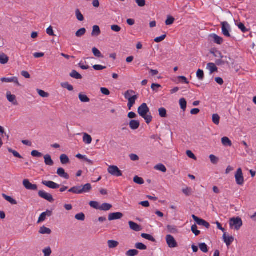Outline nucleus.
<instances>
[{"label":"nucleus","mask_w":256,"mask_h":256,"mask_svg":"<svg viewBox=\"0 0 256 256\" xmlns=\"http://www.w3.org/2000/svg\"><path fill=\"white\" fill-rule=\"evenodd\" d=\"M135 248L140 250H146L147 248L146 246L141 242L136 243L135 244Z\"/></svg>","instance_id":"obj_49"},{"label":"nucleus","mask_w":256,"mask_h":256,"mask_svg":"<svg viewBox=\"0 0 256 256\" xmlns=\"http://www.w3.org/2000/svg\"><path fill=\"white\" fill-rule=\"evenodd\" d=\"M80 100L82 102H90V99L84 94L80 93L78 95Z\"/></svg>","instance_id":"obj_30"},{"label":"nucleus","mask_w":256,"mask_h":256,"mask_svg":"<svg viewBox=\"0 0 256 256\" xmlns=\"http://www.w3.org/2000/svg\"><path fill=\"white\" fill-rule=\"evenodd\" d=\"M82 194L89 192L92 188V185L88 183L84 185H80Z\"/></svg>","instance_id":"obj_18"},{"label":"nucleus","mask_w":256,"mask_h":256,"mask_svg":"<svg viewBox=\"0 0 256 256\" xmlns=\"http://www.w3.org/2000/svg\"><path fill=\"white\" fill-rule=\"evenodd\" d=\"M9 58L4 53H0V63L2 64L8 63Z\"/></svg>","instance_id":"obj_23"},{"label":"nucleus","mask_w":256,"mask_h":256,"mask_svg":"<svg viewBox=\"0 0 256 256\" xmlns=\"http://www.w3.org/2000/svg\"><path fill=\"white\" fill-rule=\"evenodd\" d=\"M1 81L2 82H14L17 84L18 86H20V84L19 83L18 81V79L16 77H12V78H1Z\"/></svg>","instance_id":"obj_13"},{"label":"nucleus","mask_w":256,"mask_h":256,"mask_svg":"<svg viewBox=\"0 0 256 256\" xmlns=\"http://www.w3.org/2000/svg\"><path fill=\"white\" fill-rule=\"evenodd\" d=\"M108 172L111 175L118 177L122 176V172L116 166H109L108 168Z\"/></svg>","instance_id":"obj_3"},{"label":"nucleus","mask_w":256,"mask_h":256,"mask_svg":"<svg viewBox=\"0 0 256 256\" xmlns=\"http://www.w3.org/2000/svg\"><path fill=\"white\" fill-rule=\"evenodd\" d=\"M210 53L213 54L214 56L218 58H224V56L218 50H214L213 51H210Z\"/></svg>","instance_id":"obj_46"},{"label":"nucleus","mask_w":256,"mask_h":256,"mask_svg":"<svg viewBox=\"0 0 256 256\" xmlns=\"http://www.w3.org/2000/svg\"><path fill=\"white\" fill-rule=\"evenodd\" d=\"M6 98L10 102H12L14 105L17 106L18 104L15 95L12 94L10 92H8L6 93Z\"/></svg>","instance_id":"obj_15"},{"label":"nucleus","mask_w":256,"mask_h":256,"mask_svg":"<svg viewBox=\"0 0 256 256\" xmlns=\"http://www.w3.org/2000/svg\"><path fill=\"white\" fill-rule=\"evenodd\" d=\"M128 224L130 228L135 232H140L142 230L141 226L134 222L130 221Z\"/></svg>","instance_id":"obj_14"},{"label":"nucleus","mask_w":256,"mask_h":256,"mask_svg":"<svg viewBox=\"0 0 256 256\" xmlns=\"http://www.w3.org/2000/svg\"><path fill=\"white\" fill-rule=\"evenodd\" d=\"M44 256H50L52 254V250L50 247H48L42 250Z\"/></svg>","instance_id":"obj_58"},{"label":"nucleus","mask_w":256,"mask_h":256,"mask_svg":"<svg viewBox=\"0 0 256 256\" xmlns=\"http://www.w3.org/2000/svg\"><path fill=\"white\" fill-rule=\"evenodd\" d=\"M238 28L243 32H248V29L245 27L244 25L242 23L240 22L238 25Z\"/></svg>","instance_id":"obj_62"},{"label":"nucleus","mask_w":256,"mask_h":256,"mask_svg":"<svg viewBox=\"0 0 256 256\" xmlns=\"http://www.w3.org/2000/svg\"><path fill=\"white\" fill-rule=\"evenodd\" d=\"M220 117L218 114H214L212 116V122L216 125L220 124Z\"/></svg>","instance_id":"obj_43"},{"label":"nucleus","mask_w":256,"mask_h":256,"mask_svg":"<svg viewBox=\"0 0 256 256\" xmlns=\"http://www.w3.org/2000/svg\"><path fill=\"white\" fill-rule=\"evenodd\" d=\"M129 125L132 130H136L139 128L140 123L138 120H131L130 122Z\"/></svg>","instance_id":"obj_19"},{"label":"nucleus","mask_w":256,"mask_h":256,"mask_svg":"<svg viewBox=\"0 0 256 256\" xmlns=\"http://www.w3.org/2000/svg\"><path fill=\"white\" fill-rule=\"evenodd\" d=\"M174 21V18L172 16H168L166 21V24L167 26L172 24Z\"/></svg>","instance_id":"obj_56"},{"label":"nucleus","mask_w":256,"mask_h":256,"mask_svg":"<svg viewBox=\"0 0 256 256\" xmlns=\"http://www.w3.org/2000/svg\"><path fill=\"white\" fill-rule=\"evenodd\" d=\"M166 227L169 232L172 234H176L178 232V230L176 226L168 225Z\"/></svg>","instance_id":"obj_42"},{"label":"nucleus","mask_w":256,"mask_h":256,"mask_svg":"<svg viewBox=\"0 0 256 256\" xmlns=\"http://www.w3.org/2000/svg\"><path fill=\"white\" fill-rule=\"evenodd\" d=\"M57 174L61 178L68 180L70 178L69 175L65 172L64 169L62 168H59L57 170Z\"/></svg>","instance_id":"obj_16"},{"label":"nucleus","mask_w":256,"mask_h":256,"mask_svg":"<svg viewBox=\"0 0 256 256\" xmlns=\"http://www.w3.org/2000/svg\"><path fill=\"white\" fill-rule=\"evenodd\" d=\"M222 142L224 146H232V141L226 136L223 137L222 138Z\"/></svg>","instance_id":"obj_25"},{"label":"nucleus","mask_w":256,"mask_h":256,"mask_svg":"<svg viewBox=\"0 0 256 256\" xmlns=\"http://www.w3.org/2000/svg\"><path fill=\"white\" fill-rule=\"evenodd\" d=\"M187 102L184 98H182L180 100V108L184 112L186 108Z\"/></svg>","instance_id":"obj_35"},{"label":"nucleus","mask_w":256,"mask_h":256,"mask_svg":"<svg viewBox=\"0 0 256 256\" xmlns=\"http://www.w3.org/2000/svg\"><path fill=\"white\" fill-rule=\"evenodd\" d=\"M92 52L94 54V56L98 58H103V56L102 54L100 51L96 48H92Z\"/></svg>","instance_id":"obj_41"},{"label":"nucleus","mask_w":256,"mask_h":256,"mask_svg":"<svg viewBox=\"0 0 256 256\" xmlns=\"http://www.w3.org/2000/svg\"><path fill=\"white\" fill-rule=\"evenodd\" d=\"M166 243L170 248H174L178 246V244L174 238L171 235L168 234L166 238Z\"/></svg>","instance_id":"obj_6"},{"label":"nucleus","mask_w":256,"mask_h":256,"mask_svg":"<svg viewBox=\"0 0 256 256\" xmlns=\"http://www.w3.org/2000/svg\"><path fill=\"white\" fill-rule=\"evenodd\" d=\"M198 227L196 224L192 226L191 230L192 232L196 236H198L200 234V231L197 230Z\"/></svg>","instance_id":"obj_53"},{"label":"nucleus","mask_w":256,"mask_h":256,"mask_svg":"<svg viewBox=\"0 0 256 256\" xmlns=\"http://www.w3.org/2000/svg\"><path fill=\"white\" fill-rule=\"evenodd\" d=\"M38 194L40 197L48 200L50 202H53L54 201L52 196L44 190H39L38 192Z\"/></svg>","instance_id":"obj_7"},{"label":"nucleus","mask_w":256,"mask_h":256,"mask_svg":"<svg viewBox=\"0 0 256 256\" xmlns=\"http://www.w3.org/2000/svg\"><path fill=\"white\" fill-rule=\"evenodd\" d=\"M210 162L213 164H216L218 162V158L213 154L210 156Z\"/></svg>","instance_id":"obj_59"},{"label":"nucleus","mask_w":256,"mask_h":256,"mask_svg":"<svg viewBox=\"0 0 256 256\" xmlns=\"http://www.w3.org/2000/svg\"><path fill=\"white\" fill-rule=\"evenodd\" d=\"M100 27L98 26H94L92 27V36H97L100 34Z\"/></svg>","instance_id":"obj_24"},{"label":"nucleus","mask_w":256,"mask_h":256,"mask_svg":"<svg viewBox=\"0 0 256 256\" xmlns=\"http://www.w3.org/2000/svg\"><path fill=\"white\" fill-rule=\"evenodd\" d=\"M37 92L38 94L42 98H48L49 96L48 93L45 92L42 90L37 89Z\"/></svg>","instance_id":"obj_54"},{"label":"nucleus","mask_w":256,"mask_h":256,"mask_svg":"<svg viewBox=\"0 0 256 256\" xmlns=\"http://www.w3.org/2000/svg\"><path fill=\"white\" fill-rule=\"evenodd\" d=\"M119 243L118 242L114 240H109L108 241V244L110 248H114L118 246Z\"/></svg>","instance_id":"obj_31"},{"label":"nucleus","mask_w":256,"mask_h":256,"mask_svg":"<svg viewBox=\"0 0 256 256\" xmlns=\"http://www.w3.org/2000/svg\"><path fill=\"white\" fill-rule=\"evenodd\" d=\"M139 253V252L135 249L130 250L127 251L126 253V256H136L138 255Z\"/></svg>","instance_id":"obj_34"},{"label":"nucleus","mask_w":256,"mask_h":256,"mask_svg":"<svg viewBox=\"0 0 256 256\" xmlns=\"http://www.w3.org/2000/svg\"><path fill=\"white\" fill-rule=\"evenodd\" d=\"M210 36L213 39L214 42L216 44H221L223 42V38L216 34H212Z\"/></svg>","instance_id":"obj_17"},{"label":"nucleus","mask_w":256,"mask_h":256,"mask_svg":"<svg viewBox=\"0 0 256 256\" xmlns=\"http://www.w3.org/2000/svg\"><path fill=\"white\" fill-rule=\"evenodd\" d=\"M154 168L163 172H166V168L163 164H162L156 165L154 166Z\"/></svg>","instance_id":"obj_37"},{"label":"nucleus","mask_w":256,"mask_h":256,"mask_svg":"<svg viewBox=\"0 0 256 256\" xmlns=\"http://www.w3.org/2000/svg\"><path fill=\"white\" fill-rule=\"evenodd\" d=\"M235 178L236 184L238 185L242 186L244 183V178L242 170L241 168H238L235 174Z\"/></svg>","instance_id":"obj_4"},{"label":"nucleus","mask_w":256,"mask_h":256,"mask_svg":"<svg viewBox=\"0 0 256 256\" xmlns=\"http://www.w3.org/2000/svg\"><path fill=\"white\" fill-rule=\"evenodd\" d=\"M89 204L91 207L96 210H100V206L98 202L96 201H91Z\"/></svg>","instance_id":"obj_55"},{"label":"nucleus","mask_w":256,"mask_h":256,"mask_svg":"<svg viewBox=\"0 0 256 256\" xmlns=\"http://www.w3.org/2000/svg\"><path fill=\"white\" fill-rule=\"evenodd\" d=\"M230 226L231 228H234L238 230L242 226V221L240 217L232 218L230 220Z\"/></svg>","instance_id":"obj_2"},{"label":"nucleus","mask_w":256,"mask_h":256,"mask_svg":"<svg viewBox=\"0 0 256 256\" xmlns=\"http://www.w3.org/2000/svg\"><path fill=\"white\" fill-rule=\"evenodd\" d=\"M86 32V29L85 28H81L80 29L78 30L76 32V36L78 38H80Z\"/></svg>","instance_id":"obj_38"},{"label":"nucleus","mask_w":256,"mask_h":256,"mask_svg":"<svg viewBox=\"0 0 256 256\" xmlns=\"http://www.w3.org/2000/svg\"><path fill=\"white\" fill-rule=\"evenodd\" d=\"M199 248L201 251L204 253L208 252V247L205 243H200L199 244Z\"/></svg>","instance_id":"obj_44"},{"label":"nucleus","mask_w":256,"mask_h":256,"mask_svg":"<svg viewBox=\"0 0 256 256\" xmlns=\"http://www.w3.org/2000/svg\"><path fill=\"white\" fill-rule=\"evenodd\" d=\"M196 76L200 80H202L204 78V71L200 69H198L196 72Z\"/></svg>","instance_id":"obj_50"},{"label":"nucleus","mask_w":256,"mask_h":256,"mask_svg":"<svg viewBox=\"0 0 256 256\" xmlns=\"http://www.w3.org/2000/svg\"><path fill=\"white\" fill-rule=\"evenodd\" d=\"M112 208V204H108V203H104V204H102L100 206V210H104V211H108V210H109Z\"/></svg>","instance_id":"obj_27"},{"label":"nucleus","mask_w":256,"mask_h":256,"mask_svg":"<svg viewBox=\"0 0 256 256\" xmlns=\"http://www.w3.org/2000/svg\"><path fill=\"white\" fill-rule=\"evenodd\" d=\"M68 192L75 194H82L80 186H73L68 190Z\"/></svg>","instance_id":"obj_21"},{"label":"nucleus","mask_w":256,"mask_h":256,"mask_svg":"<svg viewBox=\"0 0 256 256\" xmlns=\"http://www.w3.org/2000/svg\"><path fill=\"white\" fill-rule=\"evenodd\" d=\"M222 26V34L226 37H230V26L229 24L227 22H221Z\"/></svg>","instance_id":"obj_5"},{"label":"nucleus","mask_w":256,"mask_h":256,"mask_svg":"<svg viewBox=\"0 0 256 256\" xmlns=\"http://www.w3.org/2000/svg\"><path fill=\"white\" fill-rule=\"evenodd\" d=\"M8 150L10 152L12 153L15 157L19 158H23L22 156L18 152L13 150L12 148H8Z\"/></svg>","instance_id":"obj_48"},{"label":"nucleus","mask_w":256,"mask_h":256,"mask_svg":"<svg viewBox=\"0 0 256 256\" xmlns=\"http://www.w3.org/2000/svg\"><path fill=\"white\" fill-rule=\"evenodd\" d=\"M22 183L24 188L28 190H38L37 185L32 184L28 179H24Z\"/></svg>","instance_id":"obj_9"},{"label":"nucleus","mask_w":256,"mask_h":256,"mask_svg":"<svg viewBox=\"0 0 256 256\" xmlns=\"http://www.w3.org/2000/svg\"><path fill=\"white\" fill-rule=\"evenodd\" d=\"M134 182L138 184H144V180L142 178L137 176H135L134 178Z\"/></svg>","instance_id":"obj_52"},{"label":"nucleus","mask_w":256,"mask_h":256,"mask_svg":"<svg viewBox=\"0 0 256 256\" xmlns=\"http://www.w3.org/2000/svg\"><path fill=\"white\" fill-rule=\"evenodd\" d=\"M111 30L116 32H119L121 30V28L118 25L114 24L111 26Z\"/></svg>","instance_id":"obj_63"},{"label":"nucleus","mask_w":256,"mask_h":256,"mask_svg":"<svg viewBox=\"0 0 256 256\" xmlns=\"http://www.w3.org/2000/svg\"><path fill=\"white\" fill-rule=\"evenodd\" d=\"M230 63V62H228V60H223V58H220L219 59H216V64L218 66H222L225 64H229Z\"/></svg>","instance_id":"obj_36"},{"label":"nucleus","mask_w":256,"mask_h":256,"mask_svg":"<svg viewBox=\"0 0 256 256\" xmlns=\"http://www.w3.org/2000/svg\"><path fill=\"white\" fill-rule=\"evenodd\" d=\"M75 218L78 220L83 221L85 219V215L82 212H80L76 214Z\"/></svg>","instance_id":"obj_57"},{"label":"nucleus","mask_w":256,"mask_h":256,"mask_svg":"<svg viewBox=\"0 0 256 256\" xmlns=\"http://www.w3.org/2000/svg\"><path fill=\"white\" fill-rule=\"evenodd\" d=\"M207 69L210 70V74H212L214 72H218V68L216 66V64L210 62L207 64Z\"/></svg>","instance_id":"obj_20"},{"label":"nucleus","mask_w":256,"mask_h":256,"mask_svg":"<svg viewBox=\"0 0 256 256\" xmlns=\"http://www.w3.org/2000/svg\"><path fill=\"white\" fill-rule=\"evenodd\" d=\"M31 154L32 156L40 158L42 156V154L38 150H34L32 152Z\"/></svg>","instance_id":"obj_60"},{"label":"nucleus","mask_w":256,"mask_h":256,"mask_svg":"<svg viewBox=\"0 0 256 256\" xmlns=\"http://www.w3.org/2000/svg\"><path fill=\"white\" fill-rule=\"evenodd\" d=\"M192 218L194 219V220L196 222V224L199 226H204L207 228H210V224L206 222L205 220L201 219L194 214L192 215Z\"/></svg>","instance_id":"obj_8"},{"label":"nucleus","mask_w":256,"mask_h":256,"mask_svg":"<svg viewBox=\"0 0 256 256\" xmlns=\"http://www.w3.org/2000/svg\"><path fill=\"white\" fill-rule=\"evenodd\" d=\"M42 184L46 186L52 188V189H57L60 188V185L52 182V181H46L43 180Z\"/></svg>","instance_id":"obj_10"},{"label":"nucleus","mask_w":256,"mask_h":256,"mask_svg":"<svg viewBox=\"0 0 256 256\" xmlns=\"http://www.w3.org/2000/svg\"><path fill=\"white\" fill-rule=\"evenodd\" d=\"M136 92L133 90H128L126 91L124 94V96L126 99L128 100V98H131L133 94H135Z\"/></svg>","instance_id":"obj_39"},{"label":"nucleus","mask_w":256,"mask_h":256,"mask_svg":"<svg viewBox=\"0 0 256 256\" xmlns=\"http://www.w3.org/2000/svg\"><path fill=\"white\" fill-rule=\"evenodd\" d=\"M123 214L120 212L110 213L108 215V219L109 220H119L122 218Z\"/></svg>","instance_id":"obj_11"},{"label":"nucleus","mask_w":256,"mask_h":256,"mask_svg":"<svg viewBox=\"0 0 256 256\" xmlns=\"http://www.w3.org/2000/svg\"><path fill=\"white\" fill-rule=\"evenodd\" d=\"M2 196L8 202H10L12 204H16V201L13 199L12 197L10 196H8L6 194H2Z\"/></svg>","instance_id":"obj_33"},{"label":"nucleus","mask_w":256,"mask_h":256,"mask_svg":"<svg viewBox=\"0 0 256 256\" xmlns=\"http://www.w3.org/2000/svg\"><path fill=\"white\" fill-rule=\"evenodd\" d=\"M166 34H163V35L161 36H160L156 38L154 40V41L156 42H161L163 40H164L166 38Z\"/></svg>","instance_id":"obj_61"},{"label":"nucleus","mask_w":256,"mask_h":256,"mask_svg":"<svg viewBox=\"0 0 256 256\" xmlns=\"http://www.w3.org/2000/svg\"><path fill=\"white\" fill-rule=\"evenodd\" d=\"M141 236L142 238H145L146 240H149L152 241V242H156L155 238L152 236L151 235H150L149 234H144H144H141Z\"/></svg>","instance_id":"obj_40"},{"label":"nucleus","mask_w":256,"mask_h":256,"mask_svg":"<svg viewBox=\"0 0 256 256\" xmlns=\"http://www.w3.org/2000/svg\"><path fill=\"white\" fill-rule=\"evenodd\" d=\"M70 76L72 78H74L77 80L82 79V76L76 70H72L71 73L70 74Z\"/></svg>","instance_id":"obj_32"},{"label":"nucleus","mask_w":256,"mask_h":256,"mask_svg":"<svg viewBox=\"0 0 256 256\" xmlns=\"http://www.w3.org/2000/svg\"><path fill=\"white\" fill-rule=\"evenodd\" d=\"M44 162L46 165L52 166L54 165V162L51 158V156L49 154H46L44 156Z\"/></svg>","instance_id":"obj_22"},{"label":"nucleus","mask_w":256,"mask_h":256,"mask_svg":"<svg viewBox=\"0 0 256 256\" xmlns=\"http://www.w3.org/2000/svg\"><path fill=\"white\" fill-rule=\"evenodd\" d=\"M61 86L63 88H66L69 91H72L74 90L73 86L68 82L62 83Z\"/></svg>","instance_id":"obj_45"},{"label":"nucleus","mask_w":256,"mask_h":256,"mask_svg":"<svg viewBox=\"0 0 256 256\" xmlns=\"http://www.w3.org/2000/svg\"><path fill=\"white\" fill-rule=\"evenodd\" d=\"M159 115L162 118H166L167 116L166 110L165 108H160L158 109Z\"/></svg>","instance_id":"obj_47"},{"label":"nucleus","mask_w":256,"mask_h":256,"mask_svg":"<svg viewBox=\"0 0 256 256\" xmlns=\"http://www.w3.org/2000/svg\"><path fill=\"white\" fill-rule=\"evenodd\" d=\"M60 162L63 164H66L70 162V159L65 154H62L60 156Z\"/></svg>","instance_id":"obj_28"},{"label":"nucleus","mask_w":256,"mask_h":256,"mask_svg":"<svg viewBox=\"0 0 256 256\" xmlns=\"http://www.w3.org/2000/svg\"><path fill=\"white\" fill-rule=\"evenodd\" d=\"M76 15L77 19L80 21H83L84 20V18L83 15L80 12V10L78 9H76Z\"/></svg>","instance_id":"obj_51"},{"label":"nucleus","mask_w":256,"mask_h":256,"mask_svg":"<svg viewBox=\"0 0 256 256\" xmlns=\"http://www.w3.org/2000/svg\"><path fill=\"white\" fill-rule=\"evenodd\" d=\"M52 232V230L50 228H46L44 226H42L40 228L39 230V233L40 234H50Z\"/></svg>","instance_id":"obj_26"},{"label":"nucleus","mask_w":256,"mask_h":256,"mask_svg":"<svg viewBox=\"0 0 256 256\" xmlns=\"http://www.w3.org/2000/svg\"><path fill=\"white\" fill-rule=\"evenodd\" d=\"M100 92L106 96H108L110 94V90L106 88H100Z\"/></svg>","instance_id":"obj_64"},{"label":"nucleus","mask_w":256,"mask_h":256,"mask_svg":"<svg viewBox=\"0 0 256 256\" xmlns=\"http://www.w3.org/2000/svg\"><path fill=\"white\" fill-rule=\"evenodd\" d=\"M222 238L224 242L228 246H230L234 241V237L232 236H228L226 232H224Z\"/></svg>","instance_id":"obj_12"},{"label":"nucleus","mask_w":256,"mask_h":256,"mask_svg":"<svg viewBox=\"0 0 256 256\" xmlns=\"http://www.w3.org/2000/svg\"><path fill=\"white\" fill-rule=\"evenodd\" d=\"M83 141L86 144H90L92 142L91 136L86 133L84 134Z\"/></svg>","instance_id":"obj_29"},{"label":"nucleus","mask_w":256,"mask_h":256,"mask_svg":"<svg viewBox=\"0 0 256 256\" xmlns=\"http://www.w3.org/2000/svg\"><path fill=\"white\" fill-rule=\"evenodd\" d=\"M138 114L142 117L147 124H149L152 120V116L150 112V108L146 104H142L138 109Z\"/></svg>","instance_id":"obj_1"}]
</instances>
